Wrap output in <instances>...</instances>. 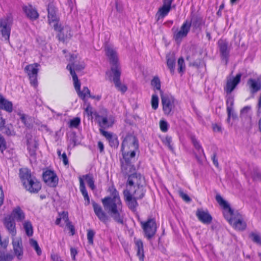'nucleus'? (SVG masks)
<instances>
[{
	"instance_id": "12",
	"label": "nucleus",
	"mask_w": 261,
	"mask_h": 261,
	"mask_svg": "<svg viewBox=\"0 0 261 261\" xmlns=\"http://www.w3.org/2000/svg\"><path fill=\"white\" fill-rule=\"evenodd\" d=\"M38 66V64L35 63L27 65L24 68L25 71L29 76L31 84L34 87H36L38 83L37 77L38 72L37 67Z\"/></svg>"
},
{
	"instance_id": "4",
	"label": "nucleus",
	"mask_w": 261,
	"mask_h": 261,
	"mask_svg": "<svg viewBox=\"0 0 261 261\" xmlns=\"http://www.w3.org/2000/svg\"><path fill=\"white\" fill-rule=\"evenodd\" d=\"M12 23L13 17L11 14L0 19V32L3 39L8 42H9Z\"/></svg>"
},
{
	"instance_id": "44",
	"label": "nucleus",
	"mask_w": 261,
	"mask_h": 261,
	"mask_svg": "<svg viewBox=\"0 0 261 261\" xmlns=\"http://www.w3.org/2000/svg\"><path fill=\"white\" fill-rule=\"evenodd\" d=\"M191 140L195 148L198 151L201 150L203 156H205L203 149H202V147L200 144L199 141L194 137H192Z\"/></svg>"
},
{
	"instance_id": "24",
	"label": "nucleus",
	"mask_w": 261,
	"mask_h": 261,
	"mask_svg": "<svg viewBox=\"0 0 261 261\" xmlns=\"http://www.w3.org/2000/svg\"><path fill=\"white\" fill-rule=\"evenodd\" d=\"M12 245L15 254L19 260L21 259L23 255V248L21 239H13L12 241Z\"/></svg>"
},
{
	"instance_id": "47",
	"label": "nucleus",
	"mask_w": 261,
	"mask_h": 261,
	"mask_svg": "<svg viewBox=\"0 0 261 261\" xmlns=\"http://www.w3.org/2000/svg\"><path fill=\"white\" fill-rule=\"evenodd\" d=\"M178 71L179 73L183 72L185 69L184 59L182 57L178 59L177 61Z\"/></svg>"
},
{
	"instance_id": "50",
	"label": "nucleus",
	"mask_w": 261,
	"mask_h": 261,
	"mask_svg": "<svg viewBox=\"0 0 261 261\" xmlns=\"http://www.w3.org/2000/svg\"><path fill=\"white\" fill-rule=\"evenodd\" d=\"M109 144L112 147L117 148L119 145V141L115 136H112L109 140Z\"/></svg>"
},
{
	"instance_id": "20",
	"label": "nucleus",
	"mask_w": 261,
	"mask_h": 261,
	"mask_svg": "<svg viewBox=\"0 0 261 261\" xmlns=\"http://www.w3.org/2000/svg\"><path fill=\"white\" fill-rule=\"evenodd\" d=\"M19 176L23 186L28 184L31 179H33V178L35 177L32 175L31 170L26 168L19 169Z\"/></svg>"
},
{
	"instance_id": "46",
	"label": "nucleus",
	"mask_w": 261,
	"mask_h": 261,
	"mask_svg": "<svg viewBox=\"0 0 261 261\" xmlns=\"http://www.w3.org/2000/svg\"><path fill=\"white\" fill-rule=\"evenodd\" d=\"M100 221L104 223H107L109 220V217L104 211H101L96 215Z\"/></svg>"
},
{
	"instance_id": "8",
	"label": "nucleus",
	"mask_w": 261,
	"mask_h": 261,
	"mask_svg": "<svg viewBox=\"0 0 261 261\" xmlns=\"http://www.w3.org/2000/svg\"><path fill=\"white\" fill-rule=\"evenodd\" d=\"M124 200L128 208L133 212H136L139 206L138 198L133 196L130 192V189H126L123 191Z\"/></svg>"
},
{
	"instance_id": "22",
	"label": "nucleus",
	"mask_w": 261,
	"mask_h": 261,
	"mask_svg": "<svg viewBox=\"0 0 261 261\" xmlns=\"http://www.w3.org/2000/svg\"><path fill=\"white\" fill-rule=\"evenodd\" d=\"M23 187L31 193H37L41 188V185L37 179L34 177L33 179H31L29 182Z\"/></svg>"
},
{
	"instance_id": "42",
	"label": "nucleus",
	"mask_w": 261,
	"mask_h": 261,
	"mask_svg": "<svg viewBox=\"0 0 261 261\" xmlns=\"http://www.w3.org/2000/svg\"><path fill=\"white\" fill-rule=\"evenodd\" d=\"M151 85L157 90H161V81L158 76H154L151 81Z\"/></svg>"
},
{
	"instance_id": "56",
	"label": "nucleus",
	"mask_w": 261,
	"mask_h": 261,
	"mask_svg": "<svg viewBox=\"0 0 261 261\" xmlns=\"http://www.w3.org/2000/svg\"><path fill=\"white\" fill-rule=\"evenodd\" d=\"M81 120L79 118L76 117L72 119L70 122V126L73 127H77L80 124Z\"/></svg>"
},
{
	"instance_id": "18",
	"label": "nucleus",
	"mask_w": 261,
	"mask_h": 261,
	"mask_svg": "<svg viewBox=\"0 0 261 261\" xmlns=\"http://www.w3.org/2000/svg\"><path fill=\"white\" fill-rule=\"evenodd\" d=\"M76 58V56L75 55H71L69 59L70 63L67 65L66 69L69 70L70 74L71 69L75 72V70L77 71H81L85 67V65L83 62L80 63L75 61Z\"/></svg>"
},
{
	"instance_id": "23",
	"label": "nucleus",
	"mask_w": 261,
	"mask_h": 261,
	"mask_svg": "<svg viewBox=\"0 0 261 261\" xmlns=\"http://www.w3.org/2000/svg\"><path fill=\"white\" fill-rule=\"evenodd\" d=\"M23 187L31 193H37L41 188V185L37 179L34 177L33 179H31L29 182Z\"/></svg>"
},
{
	"instance_id": "41",
	"label": "nucleus",
	"mask_w": 261,
	"mask_h": 261,
	"mask_svg": "<svg viewBox=\"0 0 261 261\" xmlns=\"http://www.w3.org/2000/svg\"><path fill=\"white\" fill-rule=\"evenodd\" d=\"M1 132L8 136L15 135V134L11 124L6 125L5 128L2 130H1Z\"/></svg>"
},
{
	"instance_id": "21",
	"label": "nucleus",
	"mask_w": 261,
	"mask_h": 261,
	"mask_svg": "<svg viewBox=\"0 0 261 261\" xmlns=\"http://www.w3.org/2000/svg\"><path fill=\"white\" fill-rule=\"evenodd\" d=\"M19 176L23 186L28 184L31 179H33V178L35 177L32 175L31 170L26 168L19 169Z\"/></svg>"
},
{
	"instance_id": "51",
	"label": "nucleus",
	"mask_w": 261,
	"mask_h": 261,
	"mask_svg": "<svg viewBox=\"0 0 261 261\" xmlns=\"http://www.w3.org/2000/svg\"><path fill=\"white\" fill-rule=\"evenodd\" d=\"M95 232L92 229H88L87 230V239L89 244H93V238L95 235Z\"/></svg>"
},
{
	"instance_id": "17",
	"label": "nucleus",
	"mask_w": 261,
	"mask_h": 261,
	"mask_svg": "<svg viewBox=\"0 0 261 261\" xmlns=\"http://www.w3.org/2000/svg\"><path fill=\"white\" fill-rule=\"evenodd\" d=\"M191 28L189 20L187 19L181 25L180 30L175 33L174 38L176 41H180L182 38L187 37Z\"/></svg>"
},
{
	"instance_id": "55",
	"label": "nucleus",
	"mask_w": 261,
	"mask_h": 261,
	"mask_svg": "<svg viewBox=\"0 0 261 261\" xmlns=\"http://www.w3.org/2000/svg\"><path fill=\"white\" fill-rule=\"evenodd\" d=\"M202 63V59H196L195 61L193 62H190L189 63V66H193L194 67H196L197 68H199L201 66Z\"/></svg>"
},
{
	"instance_id": "54",
	"label": "nucleus",
	"mask_w": 261,
	"mask_h": 261,
	"mask_svg": "<svg viewBox=\"0 0 261 261\" xmlns=\"http://www.w3.org/2000/svg\"><path fill=\"white\" fill-rule=\"evenodd\" d=\"M178 194L179 196L186 202H190L191 201V198L186 193H185L183 191L180 190L178 191Z\"/></svg>"
},
{
	"instance_id": "48",
	"label": "nucleus",
	"mask_w": 261,
	"mask_h": 261,
	"mask_svg": "<svg viewBox=\"0 0 261 261\" xmlns=\"http://www.w3.org/2000/svg\"><path fill=\"white\" fill-rule=\"evenodd\" d=\"M151 107L154 110H156L159 106V97L157 95L153 94L151 97Z\"/></svg>"
},
{
	"instance_id": "64",
	"label": "nucleus",
	"mask_w": 261,
	"mask_h": 261,
	"mask_svg": "<svg viewBox=\"0 0 261 261\" xmlns=\"http://www.w3.org/2000/svg\"><path fill=\"white\" fill-rule=\"evenodd\" d=\"M60 159L62 160L63 164L65 165H68V164H69L68 160L66 153L65 152H63L60 158Z\"/></svg>"
},
{
	"instance_id": "33",
	"label": "nucleus",
	"mask_w": 261,
	"mask_h": 261,
	"mask_svg": "<svg viewBox=\"0 0 261 261\" xmlns=\"http://www.w3.org/2000/svg\"><path fill=\"white\" fill-rule=\"evenodd\" d=\"M135 245L137 249V255L139 258L140 261H144V254L143 249V244L141 240L135 241Z\"/></svg>"
},
{
	"instance_id": "59",
	"label": "nucleus",
	"mask_w": 261,
	"mask_h": 261,
	"mask_svg": "<svg viewBox=\"0 0 261 261\" xmlns=\"http://www.w3.org/2000/svg\"><path fill=\"white\" fill-rule=\"evenodd\" d=\"M6 149V145L5 139L0 135V151L3 153Z\"/></svg>"
},
{
	"instance_id": "43",
	"label": "nucleus",
	"mask_w": 261,
	"mask_h": 261,
	"mask_svg": "<svg viewBox=\"0 0 261 261\" xmlns=\"http://www.w3.org/2000/svg\"><path fill=\"white\" fill-rule=\"evenodd\" d=\"M30 243L31 246L34 248V249L36 251L37 254L38 255H40L42 253V251L41 248H40L38 244V242L36 240L31 239L30 240Z\"/></svg>"
},
{
	"instance_id": "2",
	"label": "nucleus",
	"mask_w": 261,
	"mask_h": 261,
	"mask_svg": "<svg viewBox=\"0 0 261 261\" xmlns=\"http://www.w3.org/2000/svg\"><path fill=\"white\" fill-rule=\"evenodd\" d=\"M106 54L108 57L111 64V70L113 73V81L115 87L122 93L127 90V87L121 84L120 78L121 71L118 63V58L116 51L110 46H107L105 49Z\"/></svg>"
},
{
	"instance_id": "52",
	"label": "nucleus",
	"mask_w": 261,
	"mask_h": 261,
	"mask_svg": "<svg viewBox=\"0 0 261 261\" xmlns=\"http://www.w3.org/2000/svg\"><path fill=\"white\" fill-rule=\"evenodd\" d=\"M250 237L254 243L261 245V236L260 235L252 232L250 234Z\"/></svg>"
},
{
	"instance_id": "28",
	"label": "nucleus",
	"mask_w": 261,
	"mask_h": 261,
	"mask_svg": "<svg viewBox=\"0 0 261 261\" xmlns=\"http://www.w3.org/2000/svg\"><path fill=\"white\" fill-rule=\"evenodd\" d=\"M27 149L29 151V154L31 156H35L36 154V149L38 147L37 142L32 139L31 137L29 138L27 136Z\"/></svg>"
},
{
	"instance_id": "15",
	"label": "nucleus",
	"mask_w": 261,
	"mask_h": 261,
	"mask_svg": "<svg viewBox=\"0 0 261 261\" xmlns=\"http://www.w3.org/2000/svg\"><path fill=\"white\" fill-rule=\"evenodd\" d=\"M242 75L241 73H239L235 77L227 80L226 84L224 87V90L227 94H230L234 90L240 83Z\"/></svg>"
},
{
	"instance_id": "37",
	"label": "nucleus",
	"mask_w": 261,
	"mask_h": 261,
	"mask_svg": "<svg viewBox=\"0 0 261 261\" xmlns=\"http://www.w3.org/2000/svg\"><path fill=\"white\" fill-rule=\"evenodd\" d=\"M23 228L26 234L28 237H32L33 234V228L32 223L30 221H26L23 223Z\"/></svg>"
},
{
	"instance_id": "63",
	"label": "nucleus",
	"mask_w": 261,
	"mask_h": 261,
	"mask_svg": "<svg viewBox=\"0 0 261 261\" xmlns=\"http://www.w3.org/2000/svg\"><path fill=\"white\" fill-rule=\"evenodd\" d=\"M100 133L109 140L112 136V134L108 132L105 131L102 128L99 129Z\"/></svg>"
},
{
	"instance_id": "36",
	"label": "nucleus",
	"mask_w": 261,
	"mask_h": 261,
	"mask_svg": "<svg viewBox=\"0 0 261 261\" xmlns=\"http://www.w3.org/2000/svg\"><path fill=\"white\" fill-rule=\"evenodd\" d=\"M167 65L172 74H173L175 66V58L173 55H168L166 56Z\"/></svg>"
},
{
	"instance_id": "6",
	"label": "nucleus",
	"mask_w": 261,
	"mask_h": 261,
	"mask_svg": "<svg viewBox=\"0 0 261 261\" xmlns=\"http://www.w3.org/2000/svg\"><path fill=\"white\" fill-rule=\"evenodd\" d=\"M145 236L148 239H151L156 232V224L154 218H149L146 221L140 222Z\"/></svg>"
},
{
	"instance_id": "30",
	"label": "nucleus",
	"mask_w": 261,
	"mask_h": 261,
	"mask_svg": "<svg viewBox=\"0 0 261 261\" xmlns=\"http://www.w3.org/2000/svg\"><path fill=\"white\" fill-rule=\"evenodd\" d=\"M23 10L28 17L31 19L36 20L39 17V14L37 10L33 8L32 6H25L23 7Z\"/></svg>"
},
{
	"instance_id": "16",
	"label": "nucleus",
	"mask_w": 261,
	"mask_h": 261,
	"mask_svg": "<svg viewBox=\"0 0 261 261\" xmlns=\"http://www.w3.org/2000/svg\"><path fill=\"white\" fill-rule=\"evenodd\" d=\"M111 197H106L102 199V202L103 206H107L112 205L113 203L121 205L122 202L120 199L119 192L116 189H113V191L111 193Z\"/></svg>"
},
{
	"instance_id": "13",
	"label": "nucleus",
	"mask_w": 261,
	"mask_h": 261,
	"mask_svg": "<svg viewBox=\"0 0 261 261\" xmlns=\"http://www.w3.org/2000/svg\"><path fill=\"white\" fill-rule=\"evenodd\" d=\"M218 45L221 57L223 60L225 61V64H227L230 50L228 42L226 40L220 39L218 42Z\"/></svg>"
},
{
	"instance_id": "25",
	"label": "nucleus",
	"mask_w": 261,
	"mask_h": 261,
	"mask_svg": "<svg viewBox=\"0 0 261 261\" xmlns=\"http://www.w3.org/2000/svg\"><path fill=\"white\" fill-rule=\"evenodd\" d=\"M196 215L198 220L203 224H209L212 222V217L207 211L198 209L196 211Z\"/></svg>"
},
{
	"instance_id": "1",
	"label": "nucleus",
	"mask_w": 261,
	"mask_h": 261,
	"mask_svg": "<svg viewBox=\"0 0 261 261\" xmlns=\"http://www.w3.org/2000/svg\"><path fill=\"white\" fill-rule=\"evenodd\" d=\"M123 158L125 162V165H122V172L127 173V168L132 167L131 161L135 158L137 153H139V141L134 135L128 134L124 138L121 147ZM134 166H132L133 167Z\"/></svg>"
},
{
	"instance_id": "11",
	"label": "nucleus",
	"mask_w": 261,
	"mask_h": 261,
	"mask_svg": "<svg viewBox=\"0 0 261 261\" xmlns=\"http://www.w3.org/2000/svg\"><path fill=\"white\" fill-rule=\"evenodd\" d=\"M70 70H71V75L72 77V79H73V81L74 82V88H75L79 96L83 100H84L87 94H88L89 95H90V91L89 90L88 88L87 87H84L83 89V90L81 91V89H80L81 83L78 80L77 76L75 72H74L71 69Z\"/></svg>"
},
{
	"instance_id": "27",
	"label": "nucleus",
	"mask_w": 261,
	"mask_h": 261,
	"mask_svg": "<svg viewBox=\"0 0 261 261\" xmlns=\"http://www.w3.org/2000/svg\"><path fill=\"white\" fill-rule=\"evenodd\" d=\"M4 224L9 231V233L14 237L16 234V224L15 220L12 217L6 218L5 219Z\"/></svg>"
},
{
	"instance_id": "5",
	"label": "nucleus",
	"mask_w": 261,
	"mask_h": 261,
	"mask_svg": "<svg viewBox=\"0 0 261 261\" xmlns=\"http://www.w3.org/2000/svg\"><path fill=\"white\" fill-rule=\"evenodd\" d=\"M103 207L106 210H108L109 213L115 222L121 224H124L123 219L125 214L122 210V204L113 203L112 205Z\"/></svg>"
},
{
	"instance_id": "49",
	"label": "nucleus",
	"mask_w": 261,
	"mask_h": 261,
	"mask_svg": "<svg viewBox=\"0 0 261 261\" xmlns=\"http://www.w3.org/2000/svg\"><path fill=\"white\" fill-rule=\"evenodd\" d=\"M251 176L254 180H259L261 179V174L257 168L253 169L251 173Z\"/></svg>"
},
{
	"instance_id": "9",
	"label": "nucleus",
	"mask_w": 261,
	"mask_h": 261,
	"mask_svg": "<svg viewBox=\"0 0 261 261\" xmlns=\"http://www.w3.org/2000/svg\"><path fill=\"white\" fill-rule=\"evenodd\" d=\"M145 178L140 173L135 172L128 175L126 182V186L134 188L140 186L145 185Z\"/></svg>"
},
{
	"instance_id": "45",
	"label": "nucleus",
	"mask_w": 261,
	"mask_h": 261,
	"mask_svg": "<svg viewBox=\"0 0 261 261\" xmlns=\"http://www.w3.org/2000/svg\"><path fill=\"white\" fill-rule=\"evenodd\" d=\"M234 104V99L231 96L227 97L226 100L227 105V112H231L233 110V106Z\"/></svg>"
},
{
	"instance_id": "31",
	"label": "nucleus",
	"mask_w": 261,
	"mask_h": 261,
	"mask_svg": "<svg viewBox=\"0 0 261 261\" xmlns=\"http://www.w3.org/2000/svg\"><path fill=\"white\" fill-rule=\"evenodd\" d=\"M0 109L8 112H11L13 111L12 102L5 99L1 94H0Z\"/></svg>"
},
{
	"instance_id": "60",
	"label": "nucleus",
	"mask_w": 261,
	"mask_h": 261,
	"mask_svg": "<svg viewBox=\"0 0 261 261\" xmlns=\"http://www.w3.org/2000/svg\"><path fill=\"white\" fill-rule=\"evenodd\" d=\"M92 205L95 215L103 211L101 206L95 202H92Z\"/></svg>"
},
{
	"instance_id": "29",
	"label": "nucleus",
	"mask_w": 261,
	"mask_h": 261,
	"mask_svg": "<svg viewBox=\"0 0 261 261\" xmlns=\"http://www.w3.org/2000/svg\"><path fill=\"white\" fill-rule=\"evenodd\" d=\"M172 7H169L165 5H163L161 7L155 14V18L157 21L160 19H163L171 11Z\"/></svg>"
},
{
	"instance_id": "3",
	"label": "nucleus",
	"mask_w": 261,
	"mask_h": 261,
	"mask_svg": "<svg viewBox=\"0 0 261 261\" xmlns=\"http://www.w3.org/2000/svg\"><path fill=\"white\" fill-rule=\"evenodd\" d=\"M216 200L217 202L224 209H228V212L231 216L230 219V222L233 224V226L239 230H244L246 227V224L241 219V216L239 214H238L237 219L233 217L234 216V211L230 207L228 203L223 199L220 195H216Z\"/></svg>"
},
{
	"instance_id": "26",
	"label": "nucleus",
	"mask_w": 261,
	"mask_h": 261,
	"mask_svg": "<svg viewBox=\"0 0 261 261\" xmlns=\"http://www.w3.org/2000/svg\"><path fill=\"white\" fill-rule=\"evenodd\" d=\"M48 19L49 23L57 22L58 17L57 16V9L53 2H50L47 6Z\"/></svg>"
},
{
	"instance_id": "19",
	"label": "nucleus",
	"mask_w": 261,
	"mask_h": 261,
	"mask_svg": "<svg viewBox=\"0 0 261 261\" xmlns=\"http://www.w3.org/2000/svg\"><path fill=\"white\" fill-rule=\"evenodd\" d=\"M246 85L252 95H254L261 89V82L259 79L250 78L248 80Z\"/></svg>"
},
{
	"instance_id": "7",
	"label": "nucleus",
	"mask_w": 261,
	"mask_h": 261,
	"mask_svg": "<svg viewBox=\"0 0 261 261\" xmlns=\"http://www.w3.org/2000/svg\"><path fill=\"white\" fill-rule=\"evenodd\" d=\"M161 102L163 106V110L165 115H172L173 113V109L175 107V98L171 95L162 94Z\"/></svg>"
},
{
	"instance_id": "62",
	"label": "nucleus",
	"mask_w": 261,
	"mask_h": 261,
	"mask_svg": "<svg viewBox=\"0 0 261 261\" xmlns=\"http://www.w3.org/2000/svg\"><path fill=\"white\" fill-rule=\"evenodd\" d=\"M79 180H80V191L81 192L82 194H83L87 191L83 179L81 177H80Z\"/></svg>"
},
{
	"instance_id": "14",
	"label": "nucleus",
	"mask_w": 261,
	"mask_h": 261,
	"mask_svg": "<svg viewBox=\"0 0 261 261\" xmlns=\"http://www.w3.org/2000/svg\"><path fill=\"white\" fill-rule=\"evenodd\" d=\"M43 179L45 184L50 187H56L58 184V177L56 174L51 170H46L42 175Z\"/></svg>"
},
{
	"instance_id": "53",
	"label": "nucleus",
	"mask_w": 261,
	"mask_h": 261,
	"mask_svg": "<svg viewBox=\"0 0 261 261\" xmlns=\"http://www.w3.org/2000/svg\"><path fill=\"white\" fill-rule=\"evenodd\" d=\"M164 144L166 145H167L169 149L172 151V152H173L174 151V148L172 146V145H171V143H172V138L171 137H169V136H167L166 137L164 141Z\"/></svg>"
},
{
	"instance_id": "10",
	"label": "nucleus",
	"mask_w": 261,
	"mask_h": 261,
	"mask_svg": "<svg viewBox=\"0 0 261 261\" xmlns=\"http://www.w3.org/2000/svg\"><path fill=\"white\" fill-rule=\"evenodd\" d=\"M189 22L193 30L201 31L202 25L205 24V21L200 14L192 12L191 13Z\"/></svg>"
},
{
	"instance_id": "35",
	"label": "nucleus",
	"mask_w": 261,
	"mask_h": 261,
	"mask_svg": "<svg viewBox=\"0 0 261 261\" xmlns=\"http://www.w3.org/2000/svg\"><path fill=\"white\" fill-rule=\"evenodd\" d=\"M144 186L145 185H142L136 187L135 190L132 194L134 196L136 197L139 199H142L145 196L146 192Z\"/></svg>"
},
{
	"instance_id": "40",
	"label": "nucleus",
	"mask_w": 261,
	"mask_h": 261,
	"mask_svg": "<svg viewBox=\"0 0 261 261\" xmlns=\"http://www.w3.org/2000/svg\"><path fill=\"white\" fill-rule=\"evenodd\" d=\"M13 258L12 254L0 251V261H12Z\"/></svg>"
},
{
	"instance_id": "34",
	"label": "nucleus",
	"mask_w": 261,
	"mask_h": 261,
	"mask_svg": "<svg viewBox=\"0 0 261 261\" xmlns=\"http://www.w3.org/2000/svg\"><path fill=\"white\" fill-rule=\"evenodd\" d=\"M102 111L103 112V114L104 116H101V117L97 118V119H98V122L99 126L101 128L109 127L111 126V124L110 125L108 123V120L107 118L108 112L106 109H103Z\"/></svg>"
},
{
	"instance_id": "38",
	"label": "nucleus",
	"mask_w": 261,
	"mask_h": 261,
	"mask_svg": "<svg viewBox=\"0 0 261 261\" xmlns=\"http://www.w3.org/2000/svg\"><path fill=\"white\" fill-rule=\"evenodd\" d=\"M85 111L88 116L91 117V119L93 118V116H94L96 119L101 117V116L97 112L93 111V109L90 103L87 105Z\"/></svg>"
},
{
	"instance_id": "39",
	"label": "nucleus",
	"mask_w": 261,
	"mask_h": 261,
	"mask_svg": "<svg viewBox=\"0 0 261 261\" xmlns=\"http://www.w3.org/2000/svg\"><path fill=\"white\" fill-rule=\"evenodd\" d=\"M85 178L88 186L92 189L94 190L95 188L94 185V180L93 175L92 174H88L84 176Z\"/></svg>"
},
{
	"instance_id": "58",
	"label": "nucleus",
	"mask_w": 261,
	"mask_h": 261,
	"mask_svg": "<svg viewBox=\"0 0 261 261\" xmlns=\"http://www.w3.org/2000/svg\"><path fill=\"white\" fill-rule=\"evenodd\" d=\"M168 123L164 120H161L160 122V127L161 130L163 132H166L168 130Z\"/></svg>"
},
{
	"instance_id": "61",
	"label": "nucleus",
	"mask_w": 261,
	"mask_h": 261,
	"mask_svg": "<svg viewBox=\"0 0 261 261\" xmlns=\"http://www.w3.org/2000/svg\"><path fill=\"white\" fill-rule=\"evenodd\" d=\"M65 31V29H63L59 32L57 37L59 40L64 41L67 38V35L64 34Z\"/></svg>"
},
{
	"instance_id": "32",
	"label": "nucleus",
	"mask_w": 261,
	"mask_h": 261,
	"mask_svg": "<svg viewBox=\"0 0 261 261\" xmlns=\"http://www.w3.org/2000/svg\"><path fill=\"white\" fill-rule=\"evenodd\" d=\"M12 218L18 221H22L25 218L24 212L19 206L15 207L12 212L11 216Z\"/></svg>"
},
{
	"instance_id": "57",
	"label": "nucleus",
	"mask_w": 261,
	"mask_h": 261,
	"mask_svg": "<svg viewBox=\"0 0 261 261\" xmlns=\"http://www.w3.org/2000/svg\"><path fill=\"white\" fill-rule=\"evenodd\" d=\"M60 217L61 219L64 221L66 223V224L69 222V218H68V213L67 212L63 211L61 213H59Z\"/></svg>"
}]
</instances>
